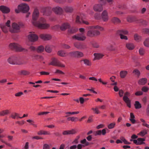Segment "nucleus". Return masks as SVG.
<instances>
[{
    "mask_svg": "<svg viewBox=\"0 0 149 149\" xmlns=\"http://www.w3.org/2000/svg\"><path fill=\"white\" fill-rule=\"evenodd\" d=\"M39 12L37 8L35 9L32 15V24L35 26L41 29H46L49 27V24L46 23V20L41 17L39 20L36 21L39 16Z\"/></svg>",
    "mask_w": 149,
    "mask_h": 149,
    "instance_id": "obj_1",
    "label": "nucleus"
},
{
    "mask_svg": "<svg viewBox=\"0 0 149 149\" xmlns=\"http://www.w3.org/2000/svg\"><path fill=\"white\" fill-rule=\"evenodd\" d=\"M8 62L12 65H21L26 63L23 61L22 59L17 56H13L10 57L8 59Z\"/></svg>",
    "mask_w": 149,
    "mask_h": 149,
    "instance_id": "obj_2",
    "label": "nucleus"
},
{
    "mask_svg": "<svg viewBox=\"0 0 149 149\" xmlns=\"http://www.w3.org/2000/svg\"><path fill=\"white\" fill-rule=\"evenodd\" d=\"M24 24L21 22L17 24L13 22L12 24V27L10 29L9 31L12 33H16L19 32L21 28L23 27Z\"/></svg>",
    "mask_w": 149,
    "mask_h": 149,
    "instance_id": "obj_3",
    "label": "nucleus"
},
{
    "mask_svg": "<svg viewBox=\"0 0 149 149\" xmlns=\"http://www.w3.org/2000/svg\"><path fill=\"white\" fill-rule=\"evenodd\" d=\"M29 9V6L25 3H22L18 6V9H15V11L17 13H19L20 11L23 13L27 12Z\"/></svg>",
    "mask_w": 149,
    "mask_h": 149,
    "instance_id": "obj_4",
    "label": "nucleus"
},
{
    "mask_svg": "<svg viewBox=\"0 0 149 149\" xmlns=\"http://www.w3.org/2000/svg\"><path fill=\"white\" fill-rule=\"evenodd\" d=\"M88 30V31L87 35L88 36L90 37H94L93 30L95 29H98L101 31L104 30V28L99 26H88L87 27Z\"/></svg>",
    "mask_w": 149,
    "mask_h": 149,
    "instance_id": "obj_5",
    "label": "nucleus"
},
{
    "mask_svg": "<svg viewBox=\"0 0 149 149\" xmlns=\"http://www.w3.org/2000/svg\"><path fill=\"white\" fill-rule=\"evenodd\" d=\"M9 48L17 52H21L24 51H27V50L23 48L19 45L15 43H11L9 45Z\"/></svg>",
    "mask_w": 149,
    "mask_h": 149,
    "instance_id": "obj_6",
    "label": "nucleus"
},
{
    "mask_svg": "<svg viewBox=\"0 0 149 149\" xmlns=\"http://www.w3.org/2000/svg\"><path fill=\"white\" fill-rule=\"evenodd\" d=\"M127 21L130 22H135L136 23L142 22L143 24H147V22L146 21H142L141 19H139L136 17L134 16H128L127 18Z\"/></svg>",
    "mask_w": 149,
    "mask_h": 149,
    "instance_id": "obj_7",
    "label": "nucleus"
},
{
    "mask_svg": "<svg viewBox=\"0 0 149 149\" xmlns=\"http://www.w3.org/2000/svg\"><path fill=\"white\" fill-rule=\"evenodd\" d=\"M49 65L57 66L61 67L64 68L65 67L64 65L62 64L57 58H53L52 59V61Z\"/></svg>",
    "mask_w": 149,
    "mask_h": 149,
    "instance_id": "obj_8",
    "label": "nucleus"
},
{
    "mask_svg": "<svg viewBox=\"0 0 149 149\" xmlns=\"http://www.w3.org/2000/svg\"><path fill=\"white\" fill-rule=\"evenodd\" d=\"M10 20L7 21L5 24H1L0 27L2 31L4 33H7L8 32V30L11 28L10 27Z\"/></svg>",
    "mask_w": 149,
    "mask_h": 149,
    "instance_id": "obj_9",
    "label": "nucleus"
},
{
    "mask_svg": "<svg viewBox=\"0 0 149 149\" xmlns=\"http://www.w3.org/2000/svg\"><path fill=\"white\" fill-rule=\"evenodd\" d=\"M130 95V93L128 92H126L124 93V95L123 98V100L129 108H130L131 107V100L128 97Z\"/></svg>",
    "mask_w": 149,
    "mask_h": 149,
    "instance_id": "obj_10",
    "label": "nucleus"
},
{
    "mask_svg": "<svg viewBox=\"0 0 149 149\" xmlns=\"http://www.w3.org/2000/svg\"><path fill=\"white\" fill-rule=\"evenodd\" d=\"M69 54L71 56L75 58L81 57L84 55L82 52L78 51L71 52Z\"/></svg>",
    "mask_w": 149,
    "mask_h": 149,
    "instance_id": "obj_11",
    "label": "nucleus"
},
{
    "mask_svg": "<svg viewBox=\"0 0 149 149\" xmlns=\"http://www.w3.org/2000/svg\"><path fill=\"white\" fill-rule=\"evenodd\" d=\"M72 38L79 41H84L86 39V37L84 34L81 33L73 36Z\"/></svg>",
    "mask_w": 149,
    "mask_h": 149,
    "instance_id": "obj_12",
    "label": "nucleus"
},
{
    "mask_svg": "<svg viewBox=\"0 0 149 149\" xmlns=\"http://www.w3.org/2000/svg\"><path fill=\"white\" fill-rule=\"evenodd\" d=\"M28 39L30 41L34 42L38 40V37L34 33H31L28 36Z\"/></svg>",
    "mask_w": 149,
    "mask_h": 149,
    "instance_id": "obj_13",
    "label": "nucleus"
},
{
    "mask_svg": "<svg viewBox=\"0 0 149 149\" xmlns=\"http://www.w3.org/2000/svg\"><path fill=\"white\" fill-rule=\"evenodd\" d=\"M52 10V9L51 8L49 7L44 8L43 9V15L46 16L49 15Z\"/></svg>",
    "mask_w": 149,
    "mask_h": 149,
    "instance_id": "obj_14",
    "label": "nucleus"
},
{
    "mask_svg": "<svg viewBox=\"0 0 149 149\" xmlns=\"http://www.w3.org/2000/svg\"><path fill=\"white\" fill-rule=\"evenodd\" d=\"M101 18L104 22L107 21L109 19L108 14L106 10H104L101 14Z\"/></svg>",
    "mask_w": 149,
    "mask_h": 149,
    "instance_id": "obj_15",
    "label": "nucleus"
},
{
    "mask_svg": "<svg viewBox=\"0 0 149 149\" xmlns=\"http://www.w3.org/2000/svg\"><path fill=\"white\" fill-rule=\"evenodd\" d=\"M74 45L77 49H84L86 48V45L84 43H75L74 44Z\"/></svg>",
    "mask_w": 149,
    "mask_h": 149,
    "instance_id": "obj_16",
    "label": "nucleus"
},
{
    "mask_svg": "<svg viewBox=\"0 0 149 149\" xmlns=\"http://www.w3.org/2000/svg\"><path fill=\"white\" fill-rule=\"evenodd\" d=\"M102 4H96L93 6L94 10L96 12H100L103 10V8Z\"/></svg>",
    "mask_w": 149,
    "mask_h": 149,
    "instance_id": "obj_17",
    "label": "nucleus"
},
{
    "mask_svg": "<svg viewBox=\"0 0 149 149\" xmlns=\"http://www.w3.org/2000/svg\"><path fill=\"white\" fill-rule=\"evenodd\" d=\"M85 15L83 13L77 15L76 18V23L79 24L81 23V21L84 18Z\"/></svg>",
    "mask_w": 149,
    "mask_h": 149,
    "instance_id": "obj_18",
    "label": "nucleus"
},
{
    "mask_svg": "<svg viewBox=\"0 0 149 149\" xmlns=\"http://www.w3.org/2000/svg\"><path fill=\"white\" fill-rule=\"evenodd\" d=\"M52 10L56 13L58 14H61L63 11L62 8L59 6H57L53 8Z\"/></svg>",
    "mask_w": 149,
    "mask_h": 149,
    "instance_id": "obj_19",
    "label": "nucleus"
},
{
    "mask_svg": "<svg viewBox=\"0 0 149 149\" xmlns=\"http://www.w3.org/2000/svg\"><path fill=\"white\" fill-rule=\"evenodd\" d=\"M40 38L45 40H50L52 38L51 35L48 34H42L40 35Z\"/></svg>",
    "mask_w": 149,
    "mask_h": 149,
    "instance_id": "obj_20",
    "label": "nucleus"
},
{
    "mask_svg": "<svg viewBox=\"0 0 149 149\" xmlns=\"http://www.w3.org/2000/svg\"><path fill=\"white\" fill-rule=\"evenodd\" d=\"M0 10L4 13H8L10 11L9 8L4 6H0Z\"/></svg>",
    "mask_w": 149,
    "mask_h": 149,
    "instance_id": "obj_21",
    "label": "nucleus"
},
{
    "mask_svg": "<svg viewBox=\"0 0 149 149\" xmlns=\"http://www.w3.org/2000/svg\"><path fill=\"white\" fill-rule=\"evenodd\" d=\"M70 27V24L67 23H63L60 27V29L62 31H64L67 29H69Z\"/></svg>",
    "mask_w": 149,
    "mask_h": 149,
    "instance_id": "obj_22",
    "label": "nucleus"
},
{
    "mask_svg": "<svg viewBox=\"0 0 149 149\" xmlns=\"http://www.w3.org/2000/svg\"><path fill=\"white\" fill-rule=\"evenodd\" d=\"M147 81V79L146 78H142L139 80L138 83L139 85H145Z\"/></svg>",
    "mask_w": 149,
    "mask_h": 149,
    "instance_id": "obj_23",
    "label": "nucleus"
},
{
    "mask_svg": "<svg viewBox=\"0 0 149 149\" xmlns=\"http://www.w3.org/2000/svg\"><path fill=\"white\" fill-rule=\"evenodd\" d=\"M135 116L134 114L132 113H130V120L132 123L134 124L136 123V121L135 119Z\"/></svg>",
    "mask_w": 149,
    "mask_h": 149,
    "instance_id": "obj_24",
    "label": "nucleus"
},
{
    "mask_svg": "<svg viewBox=\"0 0 149 149\" xmlns=\"http://www.w3.org/2000/svg\"><path fill=\"white\" fill-rule=\"evenodd\" d=\"M57 54L60 56L64 57L67 56V53L65 51L63 50H61L58 51Z\"/></svg>",
    "mask_w": 149,
    "mask_h": 149,
    "instance_id": "obj_25",
    "label": "nucleus"
},
{
    "mask_svg": "<svg viewBox=\"0 0 149 149\" xmlns=\"http://www.w3.org/2000/svg\"><path fill=\"white\" fill-rule=\"evenodd\" d=\"M78 30L77 28L73 27L68 29V32L69 34H72L76 32Z\"/></svg>",
    "mask_w": 149,
    "mask_h": 149,
    "instance_id": "obj_26",
    "label": "nucleus"
},
{
    "mask_svg": "<svg viewBox=\"0 0 149 149\" xmlns=\"http://www.w3.org/2000/svg\"><path fill=\"white\" fill-rule=\"evenodd\" d=\"M81 62H83L84 64L88 66H90L91 65V62L87 59H84L81 60Z\"/></svg>",
    "mask_w": 149,
    "mask_h": 149,
    "instance_id": "obj_27",
    "label": "nucleus"
},
{
    "mask_svg": "<svg viewBox=\"0 0 149 149\" xmlns=\"http://www.w3.org/2000/svg\"><path fill=\"white\" fill-rule=\"evenodd\" d=\"M126 46L127 48L130 50H132L134 48V45L132 43H127L126 44Z\"/></svg>",
    "mask_w": 149,
    "mask_h": 149,
    "instance_id": "obj_28",
    "label": "nucleus"
},
{
    "mask_svg": "<svg viewBox=\"0 0 149 149\" xmlns=\"http://www.w3.org/2000/svg\"><path fill=\"white\" fill-rule=\"evenodd\" d=\"M63 9L66 12H71L73 10V8L72 7L68 6L65 7Z\"/></svg>",
    "mask_w": 149,
    "mask_h": 149,
    "instance_id": "obj_29",
    "label": "nucleus"
},
{
    "mask_svg": "<svg viewBox=\"0 0 149 149\" xmlns=\"http://www.w3.org/2000/svg\"><path fill=\"white\" fill-rule=\"evenodd\" d=\"M117 33L120 35H127L128 33V31L125 29H122L118 31Z\"/></svg>",
    "mask_w": 149,
    "mask_h": 149,
    "instance_id": "obj_30",
    "label": "nucleus"
},
{
    "mask_svg": "<svg viewBox=\"0 0 149 149\" xmlns=\"http://www.w3.org/2000/svg\"><path fill=\"white\" fill-rule=\"evenodd\" d=\"M95 56V59L99 60L103 56V55L99 53H95L94 54Z\"/></svg>",
    "mask_w": 149,
    "mask_h": 149,
    "instance_id": "obj_31",
    "label": "nucleus"
},
{
    "mask_svg": "<svg viewBox=\"0 0 149 149\" xmlns=\"http://www.w3.org/2000/svg\"><path fill=\"white\" fill-rule=\"evenodd\" d=\"M115 43H114L113 44H111L107 47L108 50L111 51H114L116 50V48L114 47Z\"/></svg>",
    "mask_w": 149,
    "mask_h": 149,
    "instance_id": "obj_32",
    "label": "nucleus"
},
{
    "mask_svg": "<svg viewBox=\"0 0 149 149\" xmlns=\"http://www.w3.org/2000/svg\"><path fill=\"white\" fill-rule=\"evenodd\" d=\"M111 21L114 24H119L121 22L120 20L117 17H113Z\"/></svg>",
    "mask_w": 149,
    "mask_h": 149,
    "instance_id": "obj_33",
    "label": "nucleus"
},
{
    "mask_svg": "<svg viewBox=\"0 0 149 149\" xmlns=\"http://www.w3.org/2000/svg\"><path fill=\"white\" fill-rule=\"evenodd\" d=\"M9 113V111L8 110H3L0 112V116H3L8 114Z\"/></svg>",
    "mask_w": 149,
    "mask_h": 149,
    "instance_id": "obj_34",
    "label": "nucleus"
},
{
    "mask_svg": "<svg viewBox=\"0 0 149 149\" xmlns=\"http://www.w3.org/2000/svg\"><path fill=\"white\" fill-rule=\"evenodd\" d=\"M134 105L135 109H139L141 107V104L138 101L135 102Z\"/></svg>",
    "mask_w": 149,
    "mask_h": 149,
    "instance_id": "obj_35",
    "label": "nucleus"
},
{
    "mask_svg": "<svg viewBox=\"0 0 149 149\" xmlns=\"http://www.w3.org/2000/svg\"><path fill=\"white\" fill-rule=\"evenodd\" d=\"M127 74V72L126 71H122L120 72V75L121 78H125Z\"/></svg>",
    "mask_w": 149,
    "mask_h": 149,
    "instance_id": "obj_36",
    "label": "nucleus"
},
{
    "mask_svg": "<svg viewBox=\"0 0 149 149\" xmlns=\"http://www.w3.org/2000/svg\"><path fill=\"white\" fill-rule=\"evenodd\" d=\"M50 133L47 131L43 130H40L38 132V135H49Z\"/></svg>",
    "mask_w": 149,
    "mask_h": 149,
    "instance_id": "obj_37",
    "label": "nucleus"
},
{
    "mask_svg": "<svg viewBox=\"0 0 149 149\" xmlns=\"http://www.w3.org/2000/svg\"><path fill=\"white\" fill-rule=\"evenodd\" d=\"M79 113V112L78 111H75V112H67L65 113V114L67 115V116H65V117H67L68 116H70V115H73L75 114H78Z\"/></svg>",
    "mask_w": 149,
    "mask_h": 149,
    "instance_id": "obj_38",
    "label": "nucleus"
},
{
    "mask_svg": "<svg viewBox=\"0 0 149 149\" xmlns=\"http://www.w3.org/2000/svg\"><path fill=\"white\" fill-rule=\"evenodd\" d=\"M147 134V131L146 130H143L139 133L138 135H139L141 136H143L146 134Z\"/></svg>",
    "mask_w": 149,
    "mask_h": 149,
    "instance_id": "obj_39",
    "label": "nucleus"
},
{
    "mask_svg": "<svg viewBox=\"0 0 149 149\" xmlns=\"http://www.w3.org/2000/svg\"><path fill=\"white\" fill-rule=\"evenodd\" d=\"M44 49V47L42 45L40 46L37 49V51L38 52H43Z\"/></svg>",
    "mask_w": 149,
    "mask_h": 149,
    "instance_id": "obj_40",
    "label": "nucleus"
},
{
    "mask_svg": "<svg viewBox=\"0 0 149 149\" xmlns=\"http://www.w3.org/2000/svg\"><path fill=\"white\" fill-rule=\"evenodd\" d=\"M133 73L136 75L138 77H139L140 74V71L137 69L134 70L133 71Z\"/></svg>",
    "mask_w": 149,
    "mask_h": 149,
    "instance_id": "obj_41",
    "label": "nucleus"
},
{
    "mask_svg": "<svg viewBox=\"0 0 149 149\" xmlns=\"http://www.w3.org/2000/svg\"><path fill=\"white\" fill-rule=\"evenodd\" d=\"M138 141V145H141L145 143L143 141H145V139L143 138H139L137 139Z\"/></svg>",
    "mask_w": 149,
    "mask_h": 149,
    "instance_id": "obj_42",
    "label": "nucleus"
},
{
    "mask_svg": "<svg viewBox=\"0 0 149 149\" xmlns=\"http://www.w3.org/2000/svg\"><path fill=\"white\" fill-rule=\"evenodd\" d=\"M134 40L137 41H139L141 39V37L137 34H135L134 35Z\"/></svg>",
    "mask_w": 149,
    "mask_h": 149,
    "instance_id": "obj_43",
    "label": "nucleus"
},
{
    "mask_svg": "<svg viewBox=\"0 0 149 149\" xmlns=\"http://www.w3.org/2000/svg\"><path fill=\"white\" fill-rule=\"evenodd\" d=\"M10 117L13 119H15L16 117L17 118H19V114L16 113H14L11 114Z\"/></svg>",
    "mask_w": 149,
    "mask_h": 149,
    "instance_id": "obj_44",
    "label": "nucleus"
},
{
    "mask_svg": "<svg viewBox=\"0 0 149 149\" xmlns=\"http://www.w3.org/2000/svg\"><path fill=\"white\" fill-rule=\"evenodd\" d=\"M80 142L82 144H85V146H87L89 145V143L86 141V139H84L83 140H81Z\"/></svg>",
    "mask_w": 149,
    "mask_h": 149,
    "instance_id": "obj_45",
    "label": "nucleus"
},
{
    "mask_svg": "<svg viewBox=\"0 0 149 149\" xmlns=\"http://www.w3.org/2000/svg\"><path fill=\"white\" fill-rule=\"evenodd\" d=\"M120 139L121 141H123L125 144H130V143L128 142L122 136L120 137Z\"/></svg>",
    "mask_w": 149,
    "mask_h": 149,
    "instance_id": "obj_46",
    "label": "nucleus"
},
{
    "mask_svg": "<svg viewBox=\"0 0 149 149\" xmlns=\"http://www.w3.org/2000/svg\"><path fill=\"white\" fill-rule=\"evenodd\" d=\"M20 73L21 74H22L24 75H27L29 74V72L26 70H23L20 71Z\"/></svg>",
    "mask_w": 149,
    "mask_h": 149,
    "instance_id": "obj_47",
    "label": "nucleus"
},
{
    "mask_svg": "<svg viewBox=\"0 0 149 149\" xmlns=\"http://www.w3.org/2000/svg\"><path fill=\"white\" fill-rule=\"evenodd\" d=\"M116 125V123L115 122L111 123L108 125V128L109 129H111L114 128Z\"/></svg>",
    "mask_w": 149,
    "mask_h": 149,
    "instance_id": "obj_48",
    "label": "nucleus"
},
{
    "mask_svg": "<svg viewBox=\"0 0 149 149\" xmlns=\"http://www.w3.org/2000/svg\"><path fill=\"white\" fill-rule=\"evenodd\" d=\"M45 50L46 52L48 53H50L52 51L49 45H47L46 46Z\"/></svg>",
    "mask_w": 149,
    "mask_h": 149,
    "instance_id": "obj_49",
    "label": "nucleus"
},
{
    "mask_svg": "<svg viewBox=\"0 0 149 149\" xmlns=\"http://www.w3.org/2000/svg\"><path fill=\"white\" fill-rule=\"evenodd\" d=\"M92 109L94 111L95 113V114H98L100 113V112L98 110V107H96L95 108H92Z\"/></svg>",
    "mask_w": 149,
    "mask_h": 149,
    "instance_id": "obj_50",
    "label": "nucleus"
},
{
    "mask_svg": "<svg viewBox=\"0 0 149 149\" xmlns=\"http://www.w3.org/2000/svg\"><path fill=\"white\" fill-rule=\"evenodd\" d=\"M94 36L99 35L100 34V33L99 31L96 30H93Z\"/></svg>",
    "mask_w": 149,
    "mask_h": 149,
    "instance_id": "obj_51",
    "label": "nucleus"
},
{
    "mask_svg": "<svg viewBox=\"0 0 149 149\" xmlns=\"http://www.w3.org/2000/svg\"><path fill=\"white\" fill-rule=\"evenodd\" d=\"M144 45L146 47H149V38L146 39L144 42Z\"/></svg>",
    "mask_w": 149,
    "mask_h": 149,
    "instance_id": "obj_52",
    "label": "nucleus"
},
{
    "mask_svg": "<svg viewBox=\"0 0 149 149\" xmlns=\"http://www.w3.org/2000/svg\"><path fill=\"white\" fill-rule=\"evenodd\" d=\"M91 44L93 47L94 48H98L99 47L98 44L95 42H92Z\"/></svg>",
    "mask_w": 149,
    "mask_h": 149,
    "instance_id": "obj_53",
    "label": "nucleus"
},
{
    "mask_svg": "<svg viewBox=\"0 0 149 149\" xmlns=\"http://www.w3.org/2000/svg\"><path fill=\"white\" fill-rule=\"evenodd\" d=\"M139 52L141 55H143L145 53V50L142 48H141L139 49Z\"/></svg>",
    "mask_w": 149,
    "mask_h": 149,
    "instance_id": "obj_54",
    "label": "nucleus"
},
{
    "mask_svg": "<svg viewBox=\"0 0 149 149\" xmlns=\"http://www.w3.org/2000/svg\"><path fill=\"white\" fill-rule=\"evenodd\" d=\"M149 88L146 86H143L141 88V90L142 92H147L148 91V90Z\"/></svg>",
    "mask_w": 149,
    "mask_h": 149,
    "instance_id": "obj_55",
    "label": "nucleus"
},
{
    "mask_svg": "<svg viewBox=\"0 0 149 149\" xmlns=\"http://www.w3.org/2000/svg\"><path fill=\"white\" fill-rule=\"evenodd\" d=\"M63 48L65 49H69L70 48V47L68 45L66 44H63L62 45Z\"/></svg>",
    "mask_w": 149,
    "mask_h": 149,
    "instance_id": "obj_56",
    "label": "nucleus"
},
{
    "mask_svg": "<svg viewBox=\"0 0 149 149\" xmlns=\"http://www.w3.org/2000/svg\"><path fill=\"white\" fill-rule=\"evenodd\" d=\"M69 134H73L76 133V132L74 130L72 129L70 130H68Z\"/></svg>",
    "mask_w": 149,
    "mask_h": 149,
    "instance_id": "obj_57",
    "label": "nucleus"
},
{
    "mask_svg": "<svg viewBox=\"0 0 149 149\" xmlns=\"http://www.w3.org/2000/svg\"><path fill=\"white\" fill-rule=\"evenodd\" d=\"M143 93L142 91H139L136 92L135 94L136 96H140L143 95Z\"/></svg>",
    "mask_w": 149,
    "mask_h": 149,
    "instance_id": "obj_58",
    "label": "nucleus"
},
{
    "mask_svg": "<svg viewBox=\"0 0 149 149\" xmlns=\"http://www.w3.org/2000/svg\"><path fill=\"white\" fill-rule=\"evenodd\" d=\"M49 113V112H47V111L41 112H39L38 113V115L39 116L43 115H46Z\"/></svg>",
    "mask_w": 149,
    "mask_h": 149,
    "instance_id": "obj_59",
    "label": "nucleus"
},
{
    "mask_svg": "<svg viewBox=\"0 0 149 149\" xmlns=\"http://www.w3.org/2000/svg\"><path fill=\"white\" fill-rule=\"evenodd\" d=\"M143 32L145 33L149 34V29H144L143 30Z\"/></svg>",
    "mask_w": 149,
    "mask_h": 149,
    "instance_id": "obj_60",
    "label": "nucleus"
},
{
    "mask_svg": "<svg viewBox=\"0 0 149 149\" xmlns=\"http://www.w3.org/2000/svg\"><path fill=\"white\" fill-rule=\"evenodd\" d=\"M7 138L8 139V140L9 141H12L13 139V136H12L8 135L7 136Z\"/></svg>",
    "mask_w": 149,
    "mask_h": 149,
    "instance_id": "obj_61",
    "label": "nucleus"
},
{
    "mask_svg": "<svg viewBox=\"0 0 149 149\" xmlns=\"http://www.w3.org/2000/svg\"><path fill=\"white\" fill-rule=\"evenodd\" d=\"M43 149H50L49 146L48 144H45L43 146Z\"/></svg>",
    "mask_w": 149,
    "mask_h": 149,
    "instance_id": "obj_62",
    "label": "nucleus"
},
{
    "mask_svg": "<svg viewBox=\"0 0 149 149\" xmlns=\"http://www.w3.org/2000/svg\"><path fill=\"white\" fill-rule=\"evenodd\" d=\"M119 95L120 97H122L124 93L123 91L122 90H120L119 92Z\"/></svg>",
    "mask_w": 149,
    "mask_h": 149,
    "instance_id": "obj_63",
    "label": "nucleus"
},
{
    "mask_svg": "<svg viewBox=\"0 0 149 149\" xmlns=\"http://www.w3.org/2000/svg\"><path fill=\"white\" fill-rule=\"evenodd\" d=\"M23 93L22 92H20L18 93H16L15 94V96L16 97H20L23 94Z\"/></svg>",
    "mask_w": 149,
    "mask_h": 149,
    "instance_id": "obj_64",
    "label": "nucleus"
}]
</instances>
